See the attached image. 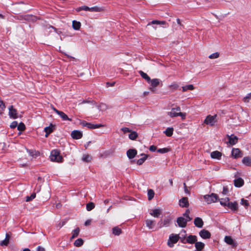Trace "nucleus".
I'll use <instances>...</instances> for the list:
<instances>
[{"mask_svg": "<svg viewBox=\"0 0 251 251\" xmlns=\"http://www.w3.org/2000/svg\"><path fill=\"white\" fill-rule=\"evenodd\" d=\"M130 132V133L129 134L128 136L130 139L133 140L137 138L138 137V134L136 132L131 131Z\"/></svg>", "mask_w": 251, "mask_h": 251, "instance_id": "nucleus-41", "label": "nucleus"}, {"mask_svg": "<svg viewBox=\"0 0 251 251\" xmlns=\"http://www.w3.org/2000/svg\"><path fill=\"white\" fill-rule=\"evenodd\" d=\"M180 111V107L179 106H177L175 108H172L171 111L167 112V115L171 118H175L180 116L182 120L185 119L186 113L181 112Z\"/></svg>", "mask_w": 251, "mask_h": 251, "instance_id": "nucleus-1", "label": "nucleus"}, {"mask_svg": "<svg viewBox=\"0 0 251 251\" xmlns=\"http://www.w3.org/2000/svg\"><path fill=\"white\" fill-rule=\"evenodd\" d=\"M37 251H44L45 249H44V248L39 246V247H38V248L37 249Z\"/></svg>", "mask_w": 251, "mask_h": 251, "instance_id": "nucleus-64", "label": "nucleus"}, {"mask_svg": "<svg viewBox=\"0 0 251 251\" xmlns=\"http://www.w3.org/2000/svg\"><path fill=\"white\" fill-rule=\"evenodd\" d=\"M9 109V116L11 118L15 119L18 118V114L16 109L13 108L12 105L8 108Z\"/></svg>", "mask_w": 251, "mask_h": 251, "instance_id": "nucleus-8", "label": "nucleus"}, {"mask_svg": "<svg viewBox=\"0 0 251 251\" xmlns=\"http://www.w3.org/2000/svg\"><path fill=\"white\" fill-rule=\"evenodd\" d=\"M25 126L24 123H21L17 126V128L20 131H23L25 129Z\"/></svg>", "mask_w": 251, "mask_h": 251, "instance_id": "nucleus-48", "label": "nucleus"}, {"mask_svg": "<svg viewBox=\"0 0 251 251\" xmlns=\"http://www.w3.org/2000/svg\"><path fill=\"white\" fill-rule=\"evenodd\" d=\"M145 223H146L147 227L149 229H153L155 225V221L152 220H150V219H147L145 221Z\"/></svg>", "mask_w": 251, "mask_h": 251, "instance_id": "nucleus-19", "label": "nucleus"}, {"mask_svg": "<svg viewBox=\"0 0 251 251\" xmlns=\"http://www.w3.org/2000/svg\"><path fill=\"white\" fill-rule=\"evenodd\" d=\"M227 137L228 139V143L231 145H235L238 141V138L237 136L234 135H227Z\"/></svg>", "mask_w": 251, "mask_h": 251, "instance_id": "nucleus-11", "label": "nucleus"}, {"mask_svg": "<svg viewBox=\"0 0 251 251\" xmlns=\"http://www.w3.org/2000/svg\"><path fill=\"white\" fill-rule=\"evenodd\" d=\"M139 73L140 74V75H141V76L143 78H144L147 81H148V82H150V81H151V78L148 75L143 72V71H140L139 72Z\"/></svg>", "mask_w": 251, "mask_h": 251, "instance_id": "nucleus-35", "label": "nucleus"}, {"mask_svg": "<svg viewBox=\"0 0 251 251\" xmlns=\"http://www.w3.org/2000/svg\"><path fill=\"white\" fill-rule=\"evenodd\" d=\"M170 223V220L166 218L163 220H161L158 223V225L159 228H162L164 226H168Z\"/></svg>", "mask_w": 251, "mask_h": 251, "instance_id": "nucleus-10", "label": "nucleus"}, {"mask_svg": "<svg viewBox=\"0 0 251 251\" xmlns=\"http://www.w3.org/2000/svg\"><path fill=\"white\" fill-rule=\"evenodd\" d=\"M81 9L83 10H84V11H89L90 7H89L87 6L84 5V6H81Z\"/></svg>", "mask_w": 251, "mask_h": 251, "instance_id": "nucleus-61", "label": "nucleus"}, {"mask_svg": "<svg viewBox=\"0 0 251 251\" xmlns=\"http://www.w3.org/2000/svg\"><path fill=\"white\" fill-rule=\"evenodd\" d=\"M80 124L83 126H85L90 129H95L104 126V125L102 124H93L85 121H80Z\"/></svg>", "mask_w": 251, "mask_h": 251, "instance_id": "nucleus-6", "label": "nucleus"}, {"mask_svg": "<svg viewBox=\"0 0 251 251\" xmlns=\"http://www.w3.org/2000/svg\"><path fill=\"white\" fill-rule=\"evenodd\" d=\"M176 22L177 25L179 26V29H181L182 27H184V25L183 24H182L181 21L179 19H176Z\"/></svg>", "mask_w": 251, "mask_h": 251, "instance_id": "nucleus-55", "label": "nucleus"}, {"mask_svg": "<svg viewBox=\"0 0 251 251\" xmlns=\"http://www.w3.org/2000/svg\"><path fill=\"white\" fill-rule=\"evenodd\" d=\"M91 220H88L85 222L84 225L86 226H89L91 224Z\"/></svg>", "mask_w": 251, "mask_h": 251, "instance_id": "nucleus-62", "label": "nucleus"}, {"mask_svg": "<svg viewBox=\"0 0 251 251\" xmlns=\"http://www.w3.org/2000/svg\"><path fill=\"white\" fill-rule=\"evenodd\" d=\"M81 25V23L79 22L74 20L72 22L73 28L75 30H79L80 28Z\"/></svg>", "mask_w": 251, "mask_h": 251, "instance_id": "nucleus-29", "label": "nucleus"}, {"mask_svg": "<svg viewBox=\"0 0 251 251\" xmlns=\"http://www.w3.org/2000/svg\"><path fill=\"white\" fill-rule=\"evenodd\" d=\"M65 224H66V221H62V222L59 223V224H58V226H59L60 228H61L64 225H65Z\"/></svg>", "mask_w": 251, "mask_h": 251, "instance_id": "nucleus-63", "label": "nucleus"}, {"mask_svg": "<svg viewBox=\"0 0 251 251\" xmlns=\"http://www.w3.org/2000/svg\"><path fill=\"white\" fill-rule=\"evenodd\" d=\"M179 239V235L178 234H171L168 240L167 244L168 246L172 248L174 244L176 243Z\"/></svg>", "mask_w": 251, "mask_h": 251, "instance_id": "nucleus-5", "label": "nucleus"}, {"mask_svg": "<svg viewBox=\"0 0 251 251\" xmlns=\"http://www.w3.org/2000/svg\"><path fill=\"white\" fill-rule=\"evenodd\" d=\"M95 207V204L93 202H89L86 205V209L88 211H91Z\"/></svg>", "mask_w": 251, "mask_h": 251, "instance_id": "nucleus-44", "label": "nucleus"}, {"mask_svg": "<svg viewBox=\"0 0 251 251\" xmlns=\"http://www.w3.org/2000/svg\"><path fill=\"white\" fill-rule=\"evenodd\" d=\"M161 210L160 209H154L151 210L150 214L155 218H158L161 214Z\"/></svg>", "mask_w": 251, "mask_h": 251, "instance_id": "nucleus-16", "label": "nucleus"}, {"mask_svg": "<svg viewBox=\"0 0 251 251\" xmlns=\"http://www.w3.org/2000/svg\"><path fill=\"white\" fill-rule=\"evenodd\" d=\"M18 126V123L16 121H13L11 124L10 126L11 128H14Z\"/></svg>", "mask_w": 251, "mask_h": 251, "instance_id": "nucleus-54", "label": "nucleus"}, {"mask_svg": "<svg viewBox=\"0 0 251 251\" xmlns=\"http://www.w3.org/2000/svg\"><path fill=\"white\" fill-rule=\"evenodd\" d=\"M149 83H151L152 88H150L152 91H154L153 88L156 87L160 83V80L158 78L151 79V81Z\"/></svg>", "mask_w": 251, "mask_h": 251, "instance_id": "nucleus-12", "label": "nucleus"}, {"mask_svg": "<svg viewBox=\"0 0 251 251\" xmlns=\"http://www.w3.org/2000/svg\"><path fill=\"white\" fill-rule=\"evenodd\" d=\"M122 232L121 229L118 226L114 227L112 228V233L116 236L120 235Z\"/></svg>", "mask_w": 251, "mask_h": 251, "instance_id": "nucleus-31", "label": "nucleus"}, {"mask_svg": "<svg viewBox=\"0 0 251 251\" xmlns=\"http://www.w3.org/2000/svg\"><path fill=\"white\" fill-rule=\"evenodd\" d=\"M168 87L172 92H173L178 88V85L176 82H173Z\"/></svg>", "mask_w": 251, "mask_h": 251, "instance_id": "nucleus-38", "label": "nucleus"}, {"mask_svg": "<svg viewBox=\"0 0 251 251\" xmlns=\"http://www.w3.org/2000/svg\"><path fill=\"white\" fill-rule=\"evenodd\" d=\"M210 156L213 159H220L222 156V153L219 151H214L211 153Z\"/></svg>", "mask_w": 251, "mask_h": 251, "instance_id": "nucleus-22", "label": "nucleus"}, {"mask_svg": "<svg viewBox=\"0 0 251 251\" xmlns=\"http://www.w3.org/2000/svg\"><path fill=\"white\" fill-rule=\"evenodd\" d=\"M10 238V235L9 233H7L5 235V238L4 240L1 241L0 242V245L1 246H7L9 244V239Z\"/></svg>", "mask_w": 251, "mask_h": 251, "instance_id": "nucleus-23", "label": "nucleus"}, {"mask_svg": "<svg viewBox=\"0 0 251 251\" xmlns=\"http://www.w3.org/2000/svg\"><path fill=\"white\" fill-rule=\"evenodd\" d=\"M234 184L235 187H240L244 184V180L240 177L236 178L234 180Z\"/></svg>", "mask_w": 251, "mask_h": 251, "instance_id": "nucleus-25", "label": "nucleus"}, {"mask_svg": "<svg viewBox=\"0 0 251 251\" xmlns=\"http://www.w3.org/2000/svg\"><path fill=\"white\" fill-rule=\"evenodd\" d=\"M194 224L198 227H202L203 225V222L202 219L200 218H196L194 220Z\"/></svg>", "mask_w": 251, "mask_h": 251, "instance_id": "nucleus-24", "label": "nucleus"}, {"mask_svg": "<svg viewBox=\"0 0 251 251\" xmlns=\"http://www.w3.org/2000/svg\"><path fill=\"white\" fill-rule=\"evenodd\" d=\"M194 89V86L192 84L187 85L182 87L183 92H186L187 90H192Z\"/></svg>", "mask_w": 251, "mask_h": 251, "instance_id": "nucleus-36", "label": "nucleus"}, {"mask_svg": "<svg viewBox=\"0 0 251 251\" xmlns=\"http://www.w3.org/2000/svg\"><path fill=\"white\" fill-rule=\"evenodd\" d=\"M231 155L235 158H239L242 156L240 150L237 148H233L232 149Z\"/></svg>", "mask_w": 251, "mask_h": 251, "instance_id": "nucleus-18", "label": "nucleus"}, {"mask_svg": "<svg viewBox=\"0 0 251 251\" xmlns=\"http://www.w3.org/2000/svg\"><path fill=\"white\" fill-rule=\"evenodd\" d=\"M219 56V53L218 52H215L209 56L210 59H215L218 58Z\"/></svg>", "mask_w": 251, "mask_h": 251, "instance_id": "nucleus-50", "label": "nucleus"}, {"mask_svg": "<svg viewBox=\"0 0 251 251\" xmlns=\"http://www.w3.org/2000/svg\"><path fill=\"white\" fill-rule=\"evenodd\" d=\"M36 197V193H33L30 196H27L26 197V201H29L33 200Z\"/></svg>", "mask_w": 251, "mask_h": 251, "instance_id": "nucleus-46", "label": "nucleus"}, {"mask_svg": "<svg viewBox=\"0 0 251 251\" xmlns=\"http://www.w3.org/2000/svg\"><path fill=\"white\" fill-rule=\"evenodd\" d=\"M170 151L169 148H165L163 149H159L157 150V151L160 153H165Z\"/></svg>", "mask_w": 251, "mask_h": 251, "instance_id": "nucleus-45", "label": "nucleus"}, {"mask_svg": "<svg viewBox=\"0 0 251 251\" xmlns=\"http://www.w3.org/2000/svg\"><path fill=\"white\" fill-rule=\"evenodd\" d=\"M79 231L80 229L78 227H77L76 228L74 229L72 232V236L71 239H72L76 237L78 235Z\"/></svg>", "mask_w": 251, "mask_h": 251, "instance_id": "nucleus-40", "label": "nucleus"}, {"mask_svg": "<svg viewBox=\"0 0 251 251\" xmlns=\"http://www.w3.org/2000/svg\"><path fill=\"white\" fill-rule=\"evenodd\" d=\"M108 108H109L108 106L104 103H101L98 106V109L100 111H104Z\"/></svg>", "mask_w": 251, "mask_h": 251, "instance_id": "nucleus-37", "label": "nucleus"}, {"mask_svg": "<svg viewBox=\"0 0 251 251\" xmlns=\"http://www.w3.org/2000/svg\"><path fill=\"white\" fill-rule=\"evenodd\" d=\"M226 199H227V201H226V200H225L224 201H223L222 200L221 201H220L221 204L223 205V206H227V203L226 202L229 201V199L227 198Z\"/></svg>", "mask_w": 251, "mask_h": 251, "instance_id": "nucleus-56", "label": "nucleus"}, {"mask_svg": "<svg viewBox=\"0 0 251 251\" xmlns=\"http://www.w3.org/2000/svg\"><path fill=\"white\" fill-rule=\"evenodd\" d=\"M137 153V151L135 149H129L126 152L127 157L129 159L133 158Z\"/></svg>", "mask_w": 251, "mask_h": 251, "instance_id": "nucleus-17", "label": "nucleus"}, {"mask_svg": "<svg viewBox=\"0 0 251 251\" xmlns=\"http://www.w3.org/2000/svg\"><path fill=\"white\" fill-rule=\"evenodd\" d=\"M5 108V105L3 103V101L0 100V114L2 113V111Z\"/></svg>", "mask_w": 251, "mask_h": 251, "instance_id": "nucleus-49", "label": "nucleus"}, {"mask_svg": "<svg viewBox=\"0 0 251 251\" xmlns=\"http://www.w3.org/2000/svg\"><path fill=\"white\" fill-rule=\"evenodd\" d=\"M217 122V115H214L213 116L209 115L206 116L205 119L204 120V124L209 126H213L215 125Z\"/></svg>", "mask_w": 251, "mask_h": 251, "instance_id": "nucleus-4", "label": "nucleus"}, {"mask_svg": "<svg viewBox=\"0 0 251 251\" xmlns=\"http://www.w3.org/2000/svg\"><path fill=\"white\" fill-rule=\"evenodd\" d=\"M199 234L200 236L203 239H208L210 238L211 236L210 233L208 230L205 229L201 230Z\"/></svg>", "mask_w": 251, "mask_h": 251, "instance_id": "nucleus-13", "label": "nucleus"}, {"mask_svg": "<svg viewBox=\"0 0 251 251\" xmlns=\"http://www.w3.org/2000/svg\"><path fill=\"white\" fill-rule=\"evenodd\" d=\"M243 163L248 166H251V157L247 156L243 158Z\"/></svg>", "mask_w": 251, "mask_h": 251, "instance_id": "nucleus-27", "label": "nucleus"}, {"mask_svg": "<svg viewBox=\"0 0 251 251\" xmlns=\"http://www.w3.org/2000/svg\"><path fill=\"white\" fill-rule=\"evenodd\" d=\"M204 244L201 242H197L195 243V247L198 251H201L204 247Z\"/></svg>", "mask_w": 251, "mask_h": 251, "instance_id": "nucleus-28", "label": "nucleus"}, {"mask_svg": "<svg viewBox=\"0 0 251 251\" xmlns=\"http://www.w3.org/2000/svg\"><path fill=\"white\" fill-rule=\"evenodd\" d=\"M156 147L155 146H153V145H152L151 146H150V151H155L156 150Z\"/></svg>", "mask_w": 251, "mask_h": 251, "instance_id": "nucleus-60", "label": "nucleus"}, {"mask_svg": "<svg viewBox=\"0 0 251 251\" xmlns=\"http://www.w3.org/2000/svg\"><path fill=\"white\" fill-rule=\"evenodd\" d=\"M251 99V92L248 94L247 95L243 98V101L245 102H249L250 100Z\"/></svg>", "mask_w": 251, "mask_h": 251, "instance_id": "nucleus-47", "label": "nucleus"}, {"mask_svg": "<svg viewBox=\"0 0 251 251\" xmlns=\"http://www.w3.org/2000/svg\"><path fill=\"white\" fill-rule=\"evenodd\" d=\"M241 204L245 206L246 207H248L249 205V203L247 200H245L244 199H242L241 201Z\"/></svg>", "mask_w": 251, "mask_h": 251, "instance_id": "nucleus-51", "label": "nucleus"}, {"mask_svg": "<svg viewBox=\"0 0 251 251\" xmlns=\"http://www.w3.org/2000/svg\"><path fill=\"white\" fill-rule=\"evenodd\" d=\"M50 159L53 162H62L63 161V157L57 150H53L51 152Z\"/></svg>", "mask_w": 251, "mask_h": 251, "instance_id": "nucleus-2", "label": "nucleus"}, {"mask_svg": "<svg viewBox=\"0 0 251 251\" xmlns=\"http://www.w3.org/2000/svg\"><path fill=\"white\" fill-rule=\"evenodd\" d=\"M71 136L73 138L79 139L82 137V133L78 130H74L72 132Z\"/></svg>", "mask_w": 251, "mask_h": 251, "instance_id": "nucleus-15", "label": "nucleus"}, {"mask_svg": "<svg viewBox=\"0 0 251 251\" xmlns=\"http://www.w3.org/2000/svg\"><path fill=\"white\" fill-rule=\"evenodd\" d=\"M52 128H53V126L51 124L50 126L46 127L44 128V131H45V132L46 133L45 135L46 137H47L48 136L49 134L52 132V131H53Z\"/></svg>", "mask_w": 251, "mask_h": 251, "instance_id": "nucleus-32", "label": "nucleus"}, {"mask_svg": "<svg viewBox=\"0 0 251 251\" xmlns=\"http://www.w3.org/2000/svg\"><path fill=\"white\" fill-rule=\"evenodd\" d=\"M173 131H174L173 127H168L164 131V133L166 134V136H167L168 137H171L173 134Z\"/></svg>", "mask_w": 251, "mask_h": 251, "instance_id": "nucleus-33", "label": "nucleus"}, {"mask_svg": "<svg viewBox=\"0 0 251 251\" xmlns=\"http://www.w3.org/2000/svg\"><path fill=\"white\" fill-rule=\"evenodd\" d=\"M224 241L226 244L231 246L233 248H235L237 246L236 243L234 241V240L231 238V236H225Z\"/></svg>", "mask_w": 251, "mask_h": 251, "instance_id": "nucleus-9", "label": "nucleus"}, {"mask_svg": "<svg viewBox=\"0 0 251 251\" xmlns=\"http://www.w3.org/2000/svg\"><path fill=\"white\" fill-rule=\"evenodd\" d=\"M227 206L233 211H236L238 209V203L237 202H228Z\"/></svg>", "mask_w": 251, "mask_h": 251, "instance_id": "nucleus-20", "label": "nucleus"}, {"mask_svg": "<svg viewBox=\"0 0 251 251\" xmlns=\"http://www.w3.org/2000/svg\"><path fill=\"white\" fill-rule=\"evenodd\" d=\"M121 130L124 132V133H126V132H131V130L129 129L127 127H123L121 128Z\"/></svg>", "mask_w": 251, "mask_h": 251, "instance_id": "nucleus-58", "label": "nucleus"}, {"mask_svg": "<svg viewBox=\"0 0 251 251\" xmlns=\"http://www.w3.org/2000/svg\"><path fill=\"white\" fill-rule=\"evenodd\" d=\"M89 11L99 12V11H100V8L97 6L92 7L90 8Z\"/></svg>", "mask_w": 251, "mask_h": 251, "instance_id": "nucleus-52", "label": "nucleus"}, {"mask_svg": "<svg viewBox=\"0 0 251 251\" xmlns=\"http://www.w3.org/2000/svg\"><path fill=\"white\" fill-rule=\"evenodd\" d=\"M58 115H59L62 119L64 121H72V119L69 118L67 115L62 111H60L58 113Z\"/></svg>", "mask_w": 251, "mask_h": 251, "instance_id": "nucleus-30", "label": "nucleus"}, {"mask_svg": "<svg viewBox=\"0 0 251 251\" xmlns=\"http://www.w3.org/2000/svg\"><path fill=\"white\" fill-rule=\"evenodd\" d=\"M83 240L81 238H79L75 241L74 244L75 247H79L83 244Z\"/></svg>", "mask_w": 251, "mask_h": 251, "instance_id": "nucleus-39", "label": "nucleus"}, {"mask_svg": "<svg viewBox=\"0 0 251 251\" xmlns=\"http://www.w3.org/2000/svg\"><path fill=\"white\" fill-rule=\"evenodd\" d=\"M203 199L207 204H211L217 201L218 199V196L215 193H212L210 195L203 196Z\"/></svg>", "mask_w": 251, "mask_h": 251, "instance_id": "nucleus-3", "label": "nucleus"}, {"mask_svg": "<svg viewBox=\"0 0 251 251\" xmlns=\"http://www.w3.org/2000/svg\"><path fill=\"white\" fill-rule=\"evenodd\" d=\"M154 193L152 189H149L148 191V196L149 200H151L154 197Z\"/></svg>", "mask_w": 251, "mask_h": 251, "instance_id": "nucleus-43", "label": "nucleus"}, {"mask_svg": "<svg viewBox=\"0 0 251 251\" xmlns=\"http://www.w3.org/2000/svg\"><path fill=\"white\" fill-rule=\"evenodd\" d=\"M179 239L180 240L181 242L182 243H186V239H185V235H181V236H179Z\"/></svg>", "mask_w": 251, "mask_h": 251, "instance_id": "nucleus-53", "label": "nucleus"}, {"mask_svg": "<svg viewBox=\"0 0 251 251\" xmlns=\"http://www.w3.org/2000/svg\"><path fill=\"white\" fill-rule=\"evenodd\" d=\"M179 205L182 207H187L189 206L188 198L183 197L179 200Z\"/></svg>", "mask_w": 251, "mask_h": 251, "instance_id": "nucleus-14", "label": "nucleus"}, {"mask_svg": "<svg viewBox=\"0 0 251 251\" xmlns=\"http://www.w3.org/2000/svg\"><path fill=\"white\" fill-rule=\"evenodd\" d=\"M190 212L189 210H187L185 212V213L183 214V216L185 217V219H189V218H190L189 216Z\"/></svg>", "mask_w": 251, "mask_h": 251, "instance_id": "nucleus-59", "label": "nucleus"}, {"mask_svg": "<svg viewBox=\"0 0 251 251\" xmlns=\"http://www.w3.org/2000/svg\"><path fill=\"white\" fill-rule=\"evenodd\" d=\"M154 24L165 25V26H164V27H167L166 25H167L166 22L164 21H158V20H153V21H152L151 22L149 23V24H148V25H154Z\"/></svg>", "mask_w": 251, "mask_h": 251, "instance_id": "nucleus-26", "label": "nucleus"}, {"mask_svg": "<svg viewBox=\"0 0 251 251\" xmlns=\"http://www.w3.org/2000/svg\"><path fill=\"white\" fill-rule=\"evenodd\" d=\"M27 151L29 153V155L31 156H33L34 155L36 154V152L33 150H27Z\"/></svg>", "mask_w": 251, "mask_h": 251, "instance_id": "nucleus-57", "label": "nucleus"}, {"mask_svg": "<svg viewBox=\"0 0 251 251\" xmlns=\"http://www.w3.org/2000/svg\"><path fill=\"white\" fill-rule=\"evenodd\" d=\"M82 159L84 162H89L91 161L92 158L89 154H84Z\"/></svg>", "mask_w": 251, "mask_h": 251, "instance_id": "nucleus-42", "label": "nucleus"}, {"mask_svg": "<svg viewBox=\"0 0 251 251\" xmlns=\"http://www.w3.org/2000/svg\"><path fill=\"white\" fill-rule=\"evenodd\" d=\"M141 155L143 156V157L137 161V164L139 165H142L144 162V161L147 159L148 157L147 155L143 153L141 154Z\"/></svg>", "mask_w": 251, "mask_h": 251, "instance_id": "nucleus-34", "label": "nucleus"}, {"mask_svg": "<svg viewBox=\"0 0 251 251\" xmlns=\"http://www.w3.org/2000/svg\"><path fill=\"white\" fill-rule=\"evenodd\" d=\"M197 240V237L195 235H189L186 238V243H189V244H193L195 243Z\"/></svg>", "mask_w": 251, "mask_h": 251, "instance_id": "nucleus-21", "label": "nucleus"}, {"mask_svg": "<svg viewBox=\"0 0 251 251\" xmlns=\"http://www.w3.org/2000/svg\"><path fill=\"white\" fill-rule=\"evenodd\" d=\"M191 220V218H189V219H185L184 217H180L177 218V223L179 226L181 227H184L186 226L187 222L190 221Z\"/></svg>", "mask_w": 251, "mask_h": 251, "instance_id": "nucleus-7", "label": "nucleus"}]
</instances>
